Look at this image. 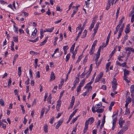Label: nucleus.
I'll return each instance as SVG.
<instances>
[{
    "label": "nucleus",
    "mask_w": 134,
    "mask_h": 134,
    "mask_svg": "<svg viewBox=\"0 0 134 134\" xmlns=\"http://www.w3.org/2000/svg\"><path fill=\"white\" fill-rule=\"evenodd\" d=\"M84 72L81 75L80 77L81 78H83L85 76L86 74Z\"/></svg>",
    "instance_id": "56"
},
{
    "label": "nucleus",
    "mask_w": 134,
    "mask_h": 134,
    "mask_svg": "<svg viewBox=\"0 0 134 134\" xmlns=\"http://www.w3.org/2000/svg\"><path fill=\"white\" fill-rule=\"evenodd\" d=\"M119 28L116 26V27L115 30V31L114 33V35H115L117 33L119 29Z\"/></svg>",
    "instance_id": "46"
},
{
    "label": "nucleus",
    "mask_w": 134,
    "mask_h": 134,
    "mask_svg": "<svg viewBox=\"0 0 134 134\" xmlns=\"http://www.w3.org/2000/svg\"><path fill=\"white\" fill-rule=\"evenodd\" d=\"M117 120V118L116 117H115L114 118L113 120V125H114V124L116 125V122Z\"/></svg>",
    "instance_id": "34"
},
{
    "label": "nucleus",
    "mask_w": 134,
    "mask_h": 134,
    "mask_svg": "<svg viewBox=\"0 0 134 134\" xmlns=\"http://www.w3.org/2000/svg\"><path fill=\"white\" fill-rule=\"evenodd\" d=\"M28 130L29 129L28 128H27L25 130L24 132L25 133V134H29Z\"/></svg>",
    "instance_id": "62"
},
{
    "label": "nucleus",
    "mask_w": 134,
    "mask_h": 134,
    "mask_svg": "<svg viewBox=\"0 0 134 134\" xmlns=\"http://www.w3.org/2000/svg\"><path fill=\"white\" fill-rule=\"evenodd\" d=\"M13 39L14 41L15 42H18V36L13 37Z\"/></svg>",
    "instance_id": "29"
},
{
    "label": "nucleus",
    "mask_w": 134,
    "mask_h": 134,
    "mask_svg": "<svg viewBox=\"0 0 134 134\" xmlns=\"http://www.w3.org/2000/svg\"><path fill=\"white\" fill-rule=\"evenodd\" d=\"M102 106V103H100V104H97L94 107H93L92 108H93L95 109H99Z\"/></svg>",
    "instance_id": "14"
},
{
    "label": "nucleus",
    "mask_w": 134,
    "mask_h": 134,
    "mask_svg": "<svg viewBox=\"0 0 134 134\" xmlns=\"http://www.w3.org/2000/svg\"><path fill=\"white\" fill-rule=\"evenodd\" d=\"M57 86H55L52 92L53 93H55L56 92V91L57 88Z\"/></svg>",
    "instance_id": "36"
},
{
    "label": "nucleus",
    "mask_w": 134,
    "mask_h": 134,
    "mask_svg": "<svg viewBox=\"0 0 134 134\" xmlns=\"http://www.w3.org/2000/svg\"><path fill=\"white\" fill-rule=\"evenodd\" d=\"M100 55L96 54V59L95 60V63H96V65H97V62L98 61V59L99 58Z\"/></svg>",
    "instance_id": "27"
},
{
    "label": "nucleus",
    "mask_w": 134,
    "mask_h": 134,
    "mask_svg": "<svg viewBox=\"0 0 134 134\" xmlns=\"http://www.w3.org/2000/svg\"><path fill=\"white\" fill-rule=\"evenodd\" d=\"M44 108H42V109L41 110V117H40L41 118H42L43 117V114L44 113Z\"/></svg>",
    "instance_id": "26"
},
{
    "label": "nucleus",
    "mask_w": 134,
    "mask_h": 134,
    "mask_svg": "<svg viewBox=\"0 0 134 134\" xmlns=\"http://www.w3.org/2000/svg\"><path fill=\"white\" fill-rule=\"evenodd\" d=\"M81 26L82 25L81 24H80L79 25V26L78 27H77L76 29V32H77V31L78 29L79 30L80 29H81Z\"/></svg>",
    "instance_id": "50"
},
{
    "label": "nucleus",
    "mask_w": 134,
    "mask_h": 134,
    "mask_svg": "<svg viewBox=\"0 0 134 134\" xmlns=\"http://www.w3.org/2000/svg\"><path fill=\"white\" fill-rule=\"evenodd\" d=\"M92 110L94 113H95L96 112H97L98 113H102L104 111V109H98L95 110H94V109L93 108H92Z\"/></svg>",
    "instance_id": "3"
},
{
    "label": "nucleus",
    "mask_w": 134,
    "mask_h": 134,
    "mask_svg": "<svg viewBox=\"0 0 134 134\" xmlns=\"http://www.w3.org/2000/svg\"><path fill=\"white\" fill-rule=\"evenodd\" d=\"M38 37H37L34 40H29V41L30 42H35L37 41L38 40Z\"/></svg>",
    "instance_id": "42"
},
{
    "label": "nucleus",
    "mask_w": 134,
    "mask_h": 134,
    "mask_svg": "<svg viewBox=\"0 0 134 134\" xmlns=\"http://www.w3.org/2000/svg\"><path fill=\"white\" fill-rule=\"evenodd\" d=\"M125 123V121L124 120H122L121 121H119V124L121 128L122 127V125Z\"/></svg>",
    "instance_id": "17"
},
{
    "label": "nucleus",
    "mask_w": 134,
    "mask_h": 134,
    "mask_svg": "<svg viewBox=\"0 0 134 134\" xmlns=\"http://www.w3.org/2000/svg\"><path fill=\"white\" fill-rule=\"evenodd\" d=\"M51 94H50L49 95V97L47 98V101L48 102H49L50 104L51 103Z\"/></svg>",
    "instance_id": "22"
},
{
    "label": "nucleus",
    "mask_w": 134,
    "mask_h": 134,
    "mask_svg": "<svg viewBox=\"0 0 134 134\" xmlns=\"http://www.w3.org/2000/svg\"><path fill=\"white\" fill-rule=\"evenodd\" d=\"M94 49L95 48H93V47H91V48L90 52V53L91 55H92L93 54L94 51Z\"/></svg>",
    "instance_id": "28"
},
{
    "label": "nucleus",
    "mask_w": 134,
    "mask_h": 134,
    "mask_svg": "<svg viewBox=\"0 0 134 134\" xmlns=\"http://www.w3.org/2000/svg\"><path fill=\"white\" fill-rule=\"evenodd\" d=\"M109 38H107L105 45L104 46H103V47H105L107 46V45H108V43L109 42Z\"/></svg>",
    "instance_id": "45"
},
{
    "label": "nucleus",
    "mask_w": 134,
    "mask_h": 134,
    "mask_svg": "<svg viewBox=\"0 0 134 134\" xmlns=\"http://www.w3.org/2000/svg\"><path fill=\"white\" fill-rule=\"evenodd\" d=\"M117 87V84H113L112 87L113 88V91H115Z\"/></svg>",
    "instance_id": "24"
},
{
    "label": "nucleus",
    "mask_w": 134,
    "mask_h": 134,
    "mask_svg": "<svg viewBox=\"0 0 134 134\" xmlns=\"http://www.w3.org/2000/svg\"><path fill=\"white\" fill-rule=\"evenodd\" d=\"M123 56H122L120 55H119L118 57V59L120 61H123V60L122 59H121V58H123Z\"/></svg>",
    "instance_id": "61"
},
{
    "label": "nucleus",
    "mask_w": 134,
    "mask_h": 134,
    "mask_svg": "<svg viewBox=\"0 0 134 134\" xmlns=\"http://www.w3.org/2000/svg\"><path fill=\"white\" fill-rule=\"evenodd\" d=\"M54 29V27H53L52 28H51L50 29L48 28V29H47V31H48V32H52V31H53V30Z\"/></svg>",
    "instance_id": "35"
},
{
    "label": "nucleus",
    "mask_w": 134,
    "mask_h": 134,
    "mask_svg": "<svg viewBox=\"0 0 134 134\" xmlns=\"http://www.w3.org/2000/svg\"><path fill=\"white\" fill-rule=\"evenodd\" d=\"M127 76H124V79L127 83H129L130 82V80L127 79Z\"/></svg>",
    "instance_id": "32"
},
{
    "label": "nucleus",
    "mask_w": 134,
    "mask_h": 134,
    "mask_svg": "<svg viewBox=\"0 0 134 134\" xmlns=\"http://www.w3.org/2000/svg\"><path fill=\"white\" fill-rule=\"evenodd\" d=\"M87 90L86 91H87L89 92L90 93L92 89V87H87Z\"/></svg>",
    "instance_id": "31"
},
{
    "label": "nucleus",
    "mask_w": 134,
    "mask_h": 134,
    "mask_svg": "<svg viewBox=\"0 0 134 134\" xmlns=\"http://www.w3.org/2000/svg\"><path fill=\"white\" fill-rule=\"evenodd\" d=\"M88 125L86 122H85V127L83 131V133H85L87 131L88 128Z\"/></svg>",
    "instance_id": "13"
},
{
    "label": "nucleus",
    "mask_w": 134,
    "mask_h": 134,
    "mask_svg": "<svg viewBox=\"0 0 134 134\" xmlns=\"http://www.w3.org/2000/svg\"><path fill=\"white\" fill-rule=\"evenodd\" d=\"M128 129V127L127 126V124L126 123L122 129L120 131L121 132L124 133V132L127 130Z\"/></svg>",
    "instance_id": "5"
},
{
    "label": "nucleus",
    "mask_w": 134,
    "mask_h": 134,
    "mask_svg": "<svg viewBox=\"0 0 134 134\" xmlns=\"http://www.w3.org/2000/svg\"><path fill=\"white\" fill-rule=\"evenodd\" d=\"M79 81V77H76L75 80L74 81V88H75L76 87V85L77 83H78Z\"/></svg>",
    "instance_id": "8"
},
{
    "label": "nucleus",
    "mask_w": 134,
    "mask_h": 134,
    "mask_svg": "<svg viewBox=\"0 0 134 134\" xmlns=\"http://www.w3.org/2000/svg\"><path fill=\"white\" fill-rule=\"evenodd\" d=\"M87 19H86V20H85V21L82 27L81 28L82 29L83 28V29L84 28V27L86 24L87 23Z\"/></svg>",
    "instance_id": "60"
},
{
    "label": "nucleus",
    "mask_w": 134,
    "mask_h": 134,
    "mask_svg": "<svg viewBox=\"0 0 134 134\" xmlns=\"http://www.w3.org/2000/svg\"><path fill=\"white\" fill-rule=\"evenodd\" d=\"M63 122V120H59L58 122V124L55 126V128L57 129H58L60 126L62 124Z\"/></svg>",
    "instance_id": "9"
},
{
    "label": "nucleus",
    "mask_w": 134,
    "mask_h": 134,
    "mask_svg": "<svg viewBox=\"0 0 134 134\" xmlns=\"http://www.w3.org/2000/svg\"><path fill=\"white\" fill-rule=\"evenodd\" d=\"M134 13V9H132V10L131 11V12H130V13L129 15V16L130 17L131 16H132V14Z\"/></svg>",
    "instance_id": "51"
},
{
    "label": "nucleus",
    "mask_w": 134,
    "mask_h": 134,
    "mask_svg": "<svg viewBox=\"0 0 134 134\" xmlns=\"http://www.w3.org/2000/svg\"><path fill=\"white\" fill-rule=\"evenodd\" d=\"M130 31V24H128L125 27V32L126 34L129 33Z\"/></svg>",
    "instance_id": "4"
},
{
    "label": "nucleus",
    "mask_w": 134,
    "mask_h": 134,
    "mask_svg": "<svg viewBox=\"0 0 134 134\" xmlns=\"http://www.w3.org/2000/svg\"><path fill=\"white\" fill-rule=\"evenodd\" d=\"M70 53L68 54L66 56V62H67L70 58Z\"/></svg>",
    "instance_id": "37"
},
{
    "label": "nucleus",
    "mask_w": 134,
    "mask_h": 134,
    "mask_svg": "<svg viewBox=\"0 0 134 134\" xmlns=\"http://www.w3.org/2000/svg\"><path fill=\"white\" fill-rule=\"evenodd\" d=\"M124 26V23H123L122 24L121 27L119 29L118 35L117 38V39H119L121 36V32L123 31Z\"/></svg>",
    "instance_id": "1"
},
{
    "label": "nucleus",
    "mask_w": 134,
    "mask_h": 134,
    "mask_svg": "<svg viewBox=\"0 0 134 134\" xmlns=\"http://www.w3.org/2000/svg\"><path fill=\"white\" fill-rule=\"evenodd\" d=\"M124 76H127V75L130 74V71L127 70L126 69H125L124 70Z\"/></svg>",
    "instance_id": "11"
},
{
    "label": "nucleus",
    "mask_w": 134,
    "mask_h": 134,
    "mask_svg": "<svg viewBox=\"0 0 134 134\" xmlns=\"http://www.w3.org/2000/svg\"><path fill=\"white\" fill-rule=\"evenodd\" d=\"M103 75V73L102 72H100L99 75H98V77H99V78L101 79Z\"/></svg>",
    "instance_id": "63"
},
{
    "label": "nucleus",
    "mask_w": 134,
    "mask_h": 134,
    "mask_svg": "<svg viewBox=\"0 0 134 134\" xmlns=\"http://www.w3.org/2000/svg\"><path fill=\"white\" fill-rule=\"evenodd\" d=\"M126 103L128 104H129L131 102V98L130 97H128L126 98Z\"/></svg>",
    "instance_id": "25"
},
{
    "label": "nucleus",
    "mask_w": 134,
    "mask_h": 134,
    "mask_svg": "<svg viewBox=\"0 0 134 134\" xmlns=\"http://www.w3.org/2000/svg\"><path fill=\"white\" fill-rule=\"evenodd\" d=\"M94 25L93 24H91V26H90V28H89V30L90 31H92V28L94 27Z\"/></svg>",
    "instance_id": "52"
},
{
    "label": "nucleus",
    "mask_w": 134,
    "mask_h": 134,
    "mask_svg": "<svg viewBox=\"0 0 134 134\" xmlns=\"http://www.w3.org/2000/svg\"><path fill=\"white\" fill-rule=\"evenodd\" d=\"M101 46H100L99 48V49H98V51H97V54L100 55V50L101 49Z\"/></svg>",
    "instance_id": "44"
},
{
    "label": "nucleus",
    "mask_w": 134,
    "mask_h": 134,
    "mask_svg": "<svg viewBox=\"0 0 134 134\" xmlns=\"http://www.w3.org/2000/svg\"><path fill=\"white\" fill-rule=\"evenodd\" d=\"M0 104L2 106H4V102L2 99H0Z\"/></svg>",
    "instance_id": "38"
},
{
    "label": "nucleus",
    "mask_w": 134,
    "mask_h": 134,
    "mask_svg": "<svg viewBox=\"0 0 134 134\" xmlns=\"http://www.w3.org/2000/svg\"><path fill=\"white\" fill-rule=\"evenodd\" d=\"M131 92L132 93H134V85H132L131 87Z\"/></svg>",
    "instance_id": "33"
},
{
    "label": "nucleus",
    "mask_w": 134,
    "mask_h": 134,
    "mask_svg": "<svg viewBox=\"0 0 134 134\" xmlns=\"http://www.w3.org/2000/svg\"><path fill=\"white\" fill-rule=\"evenodd\" d=\"M37 32V30L35 28L34 31L32 32L31 35V37L33 38H35L36 36Z\"/></svg>",
    "instance_id": "6"
},
{
    "label": "nucleus",
    "mask_w": 134,
    "mask_h": 134,
    "mask_svg": "<svg viewBox=\"0 0 134 134\" xmlns=\"http://www.w3.org/2000/svg\"><path fill=\"white\" fill-rule=\"evenodd\" d=\"M12 83V80L11 78H10L9 79L8 83V86H10Z\"/></svg>",
    "instance_id": "47"
},
{
    "label": "nucleus",
    "mask_w": 134,
    "mask_h": 134,
    "mask_svg": "<svg viewBox=\"0 0 134 134\" xmlns=\"http://www.w3.org/2000/svg\"><path fill=\"white\" fill-rule=\"evenodd\" d=\"M48 38V37H47L45 38L43 42H42L40 44L41 46H42V45H44L45 44V43L46 42Z\"/></svg>",
    "instance_id": "19"
},
{
    "label": "nucleus",
    "mask_w": 134,
    "mask_h": 134,
    "mask_svg": "<svg viewBox=\"0 0 134 134\" xmlns=\"http://www.w3.org/2000/svg\"><path fill=\"white\" fill-rule=\"evenodd\" d=\"M69 48L67 46H64L63 47V49L64 51H66Z\"/></svg>",
    "instance_id": "58"
},
{
    "label": "nucleus",
    "mask_w": 134,
    "mask_h": 134,
    "mask_svg": "<svg viewBox=\"0 0 134 134\" xmlns=\"http://www.w3.org/2000/svg\"><path fill=\"white\" fill-rule=\"evenodd\" d=\"M20 106L21 107V110L23 112V113L24 114L25 112V111L24 110V107L21 105H20Z\"/></svg>",
    "instance_id": "48"
},
{
    "label": "nucleus",
    "mask_w": 134,
    "mask_h": 134,
    "mask_svg": "<svg viewBox=\"0 0 134 134\" xmlns=\"http://www.w3.org/2000/svg\"><path fill=\"white\" fill-rule=\"evenodd\" d=\"M112 83L113 84H117L116 83V79L115 78H114L113 79V80L112 82Z\"/></svg>",
    "instance_id": "57"
},
{
    "label": "nucleus",
    "mask_w": 134,
    "mask_h": 134,
    "mask_svg": "<svg viewBox=\"0 0 134 134\" xmlns=\"http://www.w3.org/2000/svg\"><path fill=\"white\" fill-rule=\"evenodd\" d=\"M134 21V14L131 16V21L132 23H133Z\"/></svg>",
    "instance_id": "64"
},
{
    "label": "nucleus",
    "mask_w": 134,
    "mask_h": 134,
    "mask_svg": "<svg viewBox=\"0 0 134 134\" xmlns=\"http://www.w3.org/2000/svg\"><path fill=\"white\" fill-rule=\"evenodd\" d=\"M85 80L86 79H84L82 80L80 82L79 85V86L81 87L83 86L85 83Z\"/></svg>",
    "instance_id": "15"
},
{
    "label": "nucleus",
    "mask_w": 134,
    "mask_h": 134,
    "mask_svg": "<svg viewBox=\"0 0 134 134\" xmlns=\"http://www.w3.org/2000/svg\"><path fill=\"white\" fill-rule=\"evenodd\" d=\"M75 98L74 96H72V99L70 106L68 108V109H71L74 105V103L75 102Z\"/></svg>",
    "instance_id": "2"
},
{
    "label": "nucleus",
    "mask_w": 134,
    "mask_h": 134,
    "mask_svg": "<svg viewBox=\"0 0 134 134\" xmlns=\"http://www.w3.org/2000/svg\"><path fill=\"white\" fill-rule=\"evenodd\" d=\"M79 117V116L76 117L75 118H74L72 120L71 122H72V123H74L77 120L78 118Z\"/></svg>",
    "instance_id": "40"
},
{
    "label": "nucleus",
    "mask_w": 134,
    "mask_h": 134,
    "mask_svg": "<svg viewBox=\"0 0 134 134\" xmlns=\"http://www.w3.org/2000/svg\"><path fill=\"white\" fill-rule=\"evenodd\" d=\"M125 49L126 50V51H132V48L131 47H126L125 48Z\"/></svg>",
    "instance_id": "39"
},
{
    "label": "nucleus",
    "mask_w": 134,
    "mask_h": 134,
    "mask_svg": "<svg viewBox=\"0 0 134 134\" xmlns=\"http://www.w3.org/2000/svg\"><path fill=\"white\" fill-rule=\"evenodd\" d=\"M72 67H73L72 65H71L70 66V70L66 74V78L65 79V81H66V80H68V77L69 75V74L70 73V72H71V71L72 70Z\"/></svg>",
    "instance_id": "10"
},
{
    "label": "nucleus",
    "mask_w": 134,
    "mask_h": 134,
    "mask_svg": "<svg viewBox=\"0 0 134 134\" xmlns=\"http://www.w3.org/2000/svg\"><path fill=\"white\" fill-rule=\"evenodd\" d=\"M21 67H19L18 68V75L19 77L21 75Z\"/></svg>",
    "instance_id": "23"
},
{
    "label": "nucleus",
    "mask_w": 134,
    "mask_h": 134,
    "mask_svg": "<svg viewBox=\"0 0 134 134\" xmlns=\"http://www.w3.org/2000/svg\"><path fill=\"white\" fill-rule=\"evenodd\" d=\"M130 113V111L129 109L126 108L125 111V114H129Z\"/></svg>",
    "instance_id": "54"
},
{
    "label": "nucleus",
    "mask_w": 134,
    "mask_h": 134,
    "mask_svg": "<svg viewBox=\"0 0 134 134\" xmlns=\"http://www.w3.org/2000/svg\"><path fill=\"white\" fill-rule=\"evenodd\" d=\"M89 92H88L86 91L85 92L83 93L82 94V95L83 96H85L86 95H88L89 94Z\"/></svg>",
    "instance_id": "43"
},
{
    "label": "nucleus",
    "mask_w": 134,
    "mask_h": 134,
    "mask_svg": "<svg viewBox=\"0 0 134 134\" xmlns=\"http://www.w3.org/2000/svg\"><path fill=\"white\" fill-rule=\"evenodd\" d=\"M126 62H124L122 64H121L120 66L122 67H125L126 66Z\"/></svg>",
    "instance_id": "53"
},
{
    "label": "nucleus",
    "mask_w": 134,
    "mask_h": 134,
    "mask_svg": "<svg viewBox=\"0 0 134 134\" xmlns=\"http://www.w3.org/2000/svg\"><path fill=\"white\" fill-rule=\"evenodd\" d=\"M48 125L47 124H45L43 126V129L44 132L46 133L48 132Z\"/></svg>",
    "instance_id": "16"
},
{
    "label": "nucleus",
    "mask_w": 134,
    "mask_h": 134,
    "mask_svg": "<svg viewBox=\"0 0 134 134\" xmlns=\"http://www.w3.org/2000/svg\"><path fill=\"white\" fill-rule=\"evenodd\" d=\"M110 5L111 4L110 3V0H108V4L106 8V10H108L109 8Z\"/></svg>",
    "instance_id": "18"
},
{
    "label": "nucleus",
    "mask_w": 134,
    "mask_h": 134,
    "mask_svg": "<svg viewBox=\"0 0 134 134\" xmlns=\"http://www.w3.org/2000/svg\"><path fill=\"white\" fill-rule=\"evenodd\" d=\"M73 116L71 115V114L70 115L69 118V119L68 121H67V123H68L71 120V119Z\"/></svg>",
    "instance_id": "59"
},
{
    "label": "nucleus",
    "mask_w": 134,
    "mask_h": 134,
    "mask_svg": "<svg viewBox=\"0 0 134 134\" xmlns=\"http://www.w3.org/2000/svg\"><path fill=\"white\" fill-rule=\"evenodd\" d=\"M83 30V28L82 29V28H81V31L80 32H79L77 36L79 37L80 36V35L81 34L82 32V30Z\"/></svg>",
    "instance_id": "55"
},
{
    "label": "nucleus",
    "mask_w": 134,
    "mask_h": 134,
    "mask_svg": "<svg viewBox=\"0 0 134 134\" xmlns=\"http://www.w3.org/2000/svg\"><path fill=\"white\" fill-rule=\"evenodd\" d=\"M87 34V31L86 30H85L83 33V35L81 36L82 38H84L86 36Z\"/></svg>",
    "instance_id": "21"
},
{
    "label": "nucleus",
    "mask_w": 134,
    "mask_h": 134,
    "mask_svg": "<svg viewBox=\"0 0 134 134\" xmlns=\"http://www.w3.org/2000/svg\"><path fill=\"white\" fill-rule=\"evenodd\" d=\"M94 119L93 117H92L89 118L88 120H86L85 122H86L87 124L88 125L89 124V121H90V124H92L94 121Z\"/></svg>",
    "instance_id": "7"
},
{
    "label": "nucleus",
    "mask_w": 134,
    "mask_h": 134,
    "mask_svg": "<svg viewBox=\"0 0 134 134\" xmlns=\"http://www.w3.org/2000/svg\"><path fill=\"white\" fill-rule=\"evenodd\" d=\"M92 83H91V82H89L87 83V85H86V86L84 87V88L85 89H86L87 87H92L91 85Z\"/></svg>",
    "instance_id": "30"
},
{
    "label": "nucleus",
    "mask_w": 134,
    "mask_h": 134,
    "mask_svg": "<svg viewBox=\"0 0 134 134\" xmlns=\"http://www.w3.org/2000/svg\"><path fill=\"white\" fill-rule=\"evenodd\" d=\"M88 125L86 122H85V127L83 131V133H85L87 131L88 128Z\"/></svg>",
    "instance_id": "12"
},
{
    "label": "nucleus",
    "mask_w": 134,
    "mask_h": 134,
    "mask_svg": "<svg viewBox=\"0 0 134 134\" xmlns=\"http://www.w3.org/2000/svg\"><path fill=\"white\" fill-rule=\"evenodd\" d=\"M55 78L54 73L53 72H52L51 75V80H54L55 79Z\"/></svg>",
    "instance_id": "20"
},
{
    "label": "nucleus",
    "mask_w": 134,
    "mask_h": 134,
    "mask_svg": "<svg viewBox=\"0 0 134 134\" xmlns=\"http://www.w3.org/2000/svg\"><path fill=\"white\" fill-rule=\"evenodd\" d=\"M97 41L96 40L94 41L93 42V44L92 46V47L95 48V47L97 43Z\"/></svg>",
    "instance_id": "41"
},
{
    "label": "nucleus",
    "mask_w": 134,
    "mask_h": 134,
    "mask_svg": "<svg viewBox=\"0 0 134 134\" xmlns=\"http://www.w3.org/2000/svg\"><path fill=\"white\" fill-rule=\"evenodd\" d=\"M81 87L78 86L77 87V91L78 93L79 92H80L81 91Z\"/></svg>",
    "instance_id": "49"
}]
</instances>
